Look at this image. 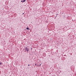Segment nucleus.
<instances>
[{
  "mask_svg": "<svg viewBox=\"0 0 76 76\" xmlns=\"http://www.w3.org/2000/svg\"><path fill=\"white\" fill-rule=\"evenodd\" d=\"M29 48H27V47H25V50L26 51H27V53H28V52L29 51Z\"/></svg>",
  "mask_w": 76,
  "mask_h": 76,
  "instance_id": "obj_1",
  "label": "nucleus"
},
{
  "mask_svg": "<svg viewBox=\"0 0 76 76\" xmlns=\"http://www.w3.org/2000/svg\"><path fill=\"white\" fill-rule=\"evenodd\" d=\"M26 29H27V30H29V28L28 27H27Z\"/></svg>",
  "mask_w": 76,
  "mask_h": 76,
  "instance_id": "obj_2",
  "label": "nucleus"
},
{
  "mask_svg": "<svg viewBox=\"0 0 76 76\" xmlns=\"http://www.w3.org/2000/svg\"><path fill=\"white\" fill-rule=\"evenodd\" d=\"M1 64H2V63H1V62H0V65H1Z\"/></svg>",
  "mask_w": 76,
  "mask_h": 76,
  "instance_id": "obj_3",
  "label": "nucleus"
},
{
  "mask_svg": "<svg viewBox=\"0 0 76 76\" xmlns=\"http://www.w3.org/2000/svg\"><path fill=\"white\" fill-rule=\"evenodd\" d=\"M21 1V2H24V1H23H23Z\"/></svg>",
  "mask_w": 76,
  "mask_h": 76,
  "instance_id": "obj_4",
  "label": "nucleus"
},
{
  "mask_svg": "<svg viewBox=\"0 0 76 76\" xmlns=\"http://www.w3.org/2000/svg\"><path fill=\"white\" fill-rule=\"evenodd\" d=\"M24 2H25V1H26V0H23Z\"/></svg>",
  "mask_w": 76,
  "mask_h": 76,
  "instance_id": "obj_5",
  "label": "nucleus"
},
{
  "mask_svg": "<svg viewBox=\"0 0 76 76\" xmlns=\"http://www.w3.org/2000/svg\"><path fill=\"white\" fill-rule=\"evenodd\" d=\"M28 66H30V65L28 64Z\"/></svg>",
  "mask_w": 76,
  "mask_h": 76,
  "instance_id": "obj_6",
  "label": "nucleus"
},
{
  "mask_svg": "<svg viewBox=\"0 0 76 76\" xmlns=\"http://www.w3.org/2000/svg\"><path fill=\"white\" fill-rule=\"evenodd\" d=\"M35 66H37V64H35Z\"/></svg>",
  "mask_w": 76,
  "mask_h": 76,
  "instance_id": "obj_7",
  "label": "nucleus"
},
{
  "mask_svg": "<svg viewBox=\"0 0 76 76\" xmlns=\"http://www.w3.org/2000/svg\"><path fill=\"white\" fill-rule=\"evenodd\" d=\"M52 76H56V75H52Z\"/></svg>",
  "mask_w": 76,
  "mask_h": 76,
  "instance_id": "obj_8",
  "label": "nucleus"
},
{
  "mask_svg": "<svg viewBox=\"0 0 76 76\" xmlns=\"http://www.w3.org/2000/svg\"><path fill=\"white\" fill-rule=\"evenodd\" d=\"M58 15V14H56V16H57Z\"/></svg>",
  "mask_w": 76,
  "mask_h": 76,
  "instance_id": "obj_9",
  "label": "nucleus"
},
{
  "mask_svg": "<svg viewBox=\"0 0 76 76\" xmlns=\"http://www.w3.org/2000/svg\"><path fill=\"white\" fill-rule=\"evenodd\" d=\"M41 64H39V66H41Z\"/></svg>",
  "mask_w": 76,
  "mask_h": 76,
  "instance_id": "obj_10",
  "label": "nucleus"
},
{
  "mask_svg": "<svg viewBox=\"0 0 76 76\" xmlns=\"http://www.w3.org/2000/svg\"><path fill=\"white\" fill-rule=\"evenodd\" d=\"M56 17H57V15L55 17V18H56Z\"/></svg>",
  "mask_w": 76,
  "mask_h": 76,
  "instance_id": "obj_11",
  "label": "nucleus"
},
{
  "mask_svg": "<svg viewBox=\"0 0 76 76\" xmlns=\"http://www.w3.org/2000/svg\"><path fill=\"white\" fill-rule=\"evenodd\" d=\"M24 14V13H23V15Z\"/></svg>",
  "mask_w": 76,
  "mask_h": 76,
  "instance_id": "obj_12",
  "label": "nucleus"
},
{
  "mask_svg": "<svg viewBox=\"0 0 76 76\" xmlns=\"http://www.w3.org/2000/svg\"><path fill=\"white\" fill-rule=\"evenodd\" d=\"M37 66H39V65H37Z\"/></svg>",
  "mask_w": 76,
  "mask_h": 76,
  "instance_id": "obj_13",
  "label": "nucleus"
},
{
  "mask_svg": "<svg viewBox=\"0 0 76 76\" xmlns=\"http://www.w3.org/2000/svg\"><path fill=\"white\" fill-rule=\"evenodd\" d=\"M31 50H32V48H31Z\"/></svg>",
  "mask_w": 76,
  "mask_h": 76,
  "instance_id": "obj_14",
  "label": "nucleus"
}]
</instances>
